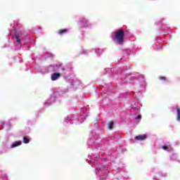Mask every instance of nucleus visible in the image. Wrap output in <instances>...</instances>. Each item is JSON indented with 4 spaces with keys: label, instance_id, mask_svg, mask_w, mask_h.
Here are the masks:
<instances>
[{
    "label": "nucleus",
    "instance_id": "f257e3e1",
    "mask_svg": "<svg viewBox=\"0 0 180 180\" xmlns=\"http://www.w3.org/2000/svg\"><path fill=\"white\" fill-rule=\"evenodd\" d=\"M114 40L117 44H123V42L124 41V30H117L115 31Z\"/></svg>",
    "mask_w": 180,
    "mask_h": 180
},
{
    "label": "nucleus",
    "instance_id": "f03ea898",
    "mask_svg": "<svg viewBox=\"0 0 180 180\" xmlns=\"http://www.w3.org/2000/svg\"><path fill=\"white\" fill-rule=\"evenodd\" d=\"M147 139V134L138 135L134 137V140H137L139 141H144V140Z\"/></svg>",
    "mask_w": 180,
    "mask_h": 180
},
{
    "label": "nucleus",
    "instance_id": "7ed1b4c3",
    "mask_svg": "<svg viewBox=\"0 0 180 180\" xmlns=\"http://www.w3.org/2000/svg\"><path fill=\"white\" fill-rule=\"evenodd\" d=\"M60 77H61V73L55 72V73L52 74L51 79L52 81H57V79H58V78H60Z\"/></svg>",
    "mask_w": 180,
    "mask_h": 180
},
{
    "label": "nucleus",
    "instance_id": "20e7f679",
    "mask_svg": "<svg viewBox=\"0 0 180 180\" xmlns=\"http://www.w3.org/2000/svg\"><path fill=\"white\" fill-rule=\"evenodd\" d=\"M19 146H22V141H15L11 145V148H15V147H19Z\"/></svg>",
    "mask_w": 180,
    "mask_h": 180
},
{
    "label": "nucleus",
    "instance_id": "39448f33",
    "mask_svg": "<svg viewBox=\"0 0 180 180\" xmlns=\"http://www.w3.org/2000/svg\"><path fill=\"white\" fill-rule=\"evenodd\" d=\"M68 32V29H61L58 30V34L63 35V34H65V33H67Z\"/></svg>",
    "mask_w": 180,
    "mask_h": 180
},
{
    "label": "nucleus",
    "instance_id": "423d86ee",
    "mask_svg": "<svg viewBox=\"0 0 180 180\" xmlns=\"http://www.w3.org/2000/svg\"><path fill=\"white\" fill-rule=\"evenodd\" d=\"M176 113H177V117H176V120L179 122L180 120V109L178 108V105L176 106Z\"/></svg>",
    "mask_w": 180,
    "mask_h": 180
},
{
    "label": "nucleus",
    "instance_id": "0eeeda50",
    "mask_svg": "<svg viewBox=\"0 0 180 180\" xmlns=\"http://www.w3.org/2000/svg\"><path fill=\"white\" fill-rule=\"evenodd\" d=\"M15 37L17 43H18V44H20V41H22V40L20 39V35L19 34H15Z\"/></svg>",
    "mask_w": 180,
    "mask_h": 180
},
{
    "label": "nucleus",
    "instance_id": "6e6552de",
    "mask_svg": "<svg viewBox=\"0 0 180 180\" xmlns=\"http://www.w3.org/2000/svg\"><path fill=\"white\" fill-rule=\"evenodd\" d=\"M115 125V123H113V122L110 121L109 123H108V129L110 130H112V129H113V126Z\"/></svg>",
    "mask_w": 180,
    "mask_h": 180
},
{
    "label": "nucleus",
    "instance_id": "1a4fd4ad",
    "mask_svg": "<svg viewBox=\"0 0 180 180\" xmlns=\"http://www.w3.org/2000/svg\"><path fill=\"white\" fill-rule=\"evenodd\" d=\"M23 143H25V144H29V143H30V140L28 138H26L25 136H24Z\"/></svg>",
    "mask_w": 180,
    "mask_h": 180
},
{
    "label": "nucleus",
    "instance_id": "9d476101",
    "mask_svg": "<svg viewBox=\"0 0 180 180\" xmlns=\"http://www.w3.org/2000/svg\"><path fill=\"white\" fill-rule=\"evenodd\" d=\"M162 148L166 151H169V147L167 146H162Z\"/></svg>",
    "mask_w": 180,
    "mask_h": 180
},
{
    "label": "nucleus",
    "instance_id": "9b49d317",
    "mask_svg": "<svg viewBox=\"0 0 180 180\" xmlns=\"http://www.w3.org/2000/svg\"><path fill=\"white\" fill-rule=\"evenodd\" d=\"M159 79H160V81H167V77L164 76H160L159 77Z\"/></svg>",
    "mask_w": 180,
    "mask_h": 180
},
{
    "label": "nucleus",
    "instance_id": "f8f14e48",
    "mask_svg": "<svg viewBox=\"0 0 180 180\" xmlns=\"http://www.w3.org/2000/svg\"><path fill=\"white\" fill-rule=\"evenodd\" d=\"M140 119H141V115H138V116L136 117V120H140Z\"/></svg>",
    "mask_w": 180,
    "mask_h": 180
},
{
    "label": "nucleus",
    "instance_id": "ddd939ff",
    "mask_svg": "<svg viewBox=\"0 0 180 180\" xmlns=\"http://www.w3.org/2000/svg\"><path fill=\"white\" fill-rule=\"evenodd\" d=\"M62 71H65V69L64 68H63Z\"/></svg>",
    "mask_w": 180,
    "mask_h": 180
}]
</instances>
